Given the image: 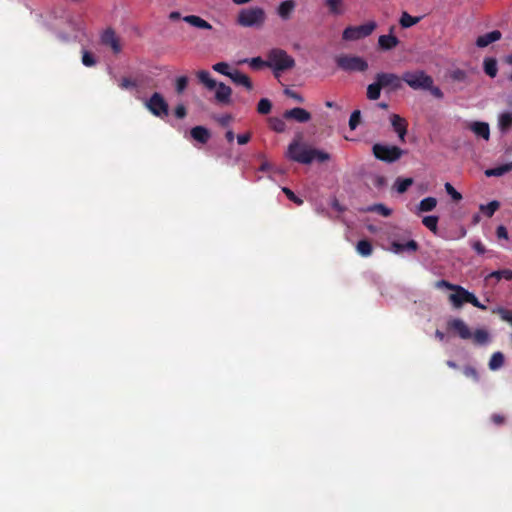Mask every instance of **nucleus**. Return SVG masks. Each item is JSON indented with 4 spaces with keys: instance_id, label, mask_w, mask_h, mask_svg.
I'll return each instance as SVG.
<instances>
[{
    "instance_id": "f257e3e1",
    "label": "nucleus",
    "mask_w": 512,
    "mask_h": 512,
    "mask_svg": "<svg viewBox=\"0 0 512 512\" xmlns=\"http://www.w3.org/2000/svg\"><path fill=\"white\" fill-rule=\"evenodd\" d=\"M286 156L290 160L300 164H311L313 161L323 163L330 160L329 153L309 147L307 144L301 142V136L295 138L289 144Z\"/></svg>"
},
{
    "instance_id": "f03ea898",
    "label": "nucleus",
    "mask_w": 512,
    "mask_h": 512,
    "mask_svg": "<svg viewBox=\"0 0 512 512\" xmlns=\"http://www.w3.org/2000/svg\"><path fill=\"white\" fill-rule=\"evenodd\" d=\"M265 21L266 13L258 6L241 9L236 18L237 25L245 28H261Z\"/></svg>"
},
{
    "instance_id": "7ed1b4c3",
    "label": "nucleus",
    "mask_w": 512,
    "mask_h": 512,
    "mask_svg": "<svg viewBox=\"0 0 512 512\" xmlns=\"http://www.w3.org/2000/svg\"><path fill=\"white\" fill-rule=\"evenodd\" d=\"M268 67L274 71L276 77L279 72L292 69L295 66V60L288 53L280 48L271 49L268 54Z\"/></svg>"
},
{
    "instance_id": "20e7f679",
    "label": "nucleus",
    "mask_w": 512,
    "mask_h": 512,
    "mask_svg": "<svg viewBox=\"0 0 512 512\" xmlns=\"http://www.w3.org/2000/svg\"><path fill=\"white\" fill-rule=\"evenodd\" d=\"M402 80L414 90H425L434 83L433 78L423 70L407 71L403 73Z\"/></svg>"
},
{
    "instance_id": "39448f33",
    "label": "nucleus",
    "mask_w": 512,
    "mask_h": 512,
    "mask_svg": "<svg viewBox=\"0 0 512 512\" xmlns=\"http://www.w3.org/2000/svg\"><path fill=\"white\" fill-rule=\"evenodd\" d=\"M372 152L376 159L386 163L396 162L404 154V150L398 146L384 145L380 143L373 145Z\"/></svg>"
},
{
    "instance_id": "423d86ee",
    "label": "nucleus",
    "mask_w": 512,
    "mask_h": 512,
    "mask_svg": "<svg viewBox=\"0 0 512 512\" xmlns=\"http://www.w3.org/2000/svg\"><path fill=\"white\" fill-rule=\"evenodd\" d=\"M337 67L346 72H364L368 63L360 56L340 55L335 59Z\"/></svg>"
},
{
    "instance_id": "0eeeda50",
    "label": "nucleus",
    "mask_w": 512,
    "mask_h": 512,
    "mask_svg": "<svg viewBox=\"0 0 512 512\" xmlns=\"http://www.w3.org/2000/svg\"><path fill=\"white\" fill-rule=\"evenodd\" d=\"M375 28L376 23L374 21H369L359 26H348L344 29L342 38L346 41L359 40L372 34Z\"/></svg>"
},
{
    "instance_id": "6e6552de",
    "label": "nucleus",
    "mask_w": 512,
    "mask_h": 512,
    "mask_svg": "<svg viewBox=\"0 0 512 512\" xmlns=\"http://www.w3.org/2000/svg\"><path fill=\"white\" fill-rule=\"evenodd\" d=\"M145 106L156 117H164L169 113L168 103L158 92L151 95V97L146 101Z\"/></svg>"
},
{
    "instance_id": "1a4fd4ad",
    "label": "nucleus",
    "mask_w": 512,
    "mask_h": 512,
    "mask_svg": "<svg viewBox=\"0 0 512 512\" xmlns=\"http://www.w3.org/2000/svg\"><path fill=\"white\" fill-rule=\"evenodd\" d=\"M101 44L109 47L114 54H119L122 51L120 38L112 28L105 29L100 36Z\"/></svg>"
},
{
    "instance_id": "9d476101",
    "label": "nucleus",
    "mask_w": 512,
    "mask_h": 512,
    "mask_svg": "<svg viewBox=\"0 0 512 512\" xmlns=\"http://www.w3.org/2000/svg\"><path fill=\"white\" fill-rule=\"evenodd\" d=\"M447 329L457 334L463 340H468L472 337L470 328L462 319L459 318L449 320L447 322Z\"/></svg>"
},
{
    "instance_id": "9b49d317",
    "label": "nucleus",
    "mask_w": 512,
    "mask_h": 512,
    "mask_svg": "<svg viewBox=\"0 0 512 512\" xmlns=\"http://www.w3.org/2000/svg\"><path fill=\"white\" fill-rule=\"evenodd\" d=\"M375 79L379 81L382 88L390 87L392 90L401 88L402 77L400 78L394 73H377Z\"/></svg>"
},
{
    "instance_id": "f8f14e48",
    "label": "nucleus",
    "mask_w": 512,
    "mask_h": 512,
    "mask_svg": "<svg viewBox=\"0 0 512 512\" xmlns=\"http://www.w3.org/2000/svg\"><path fill=\"white\" fill-rule=\"evenodd\" d=\"M390 121L394 131L398 135L400 142L404 143L408 127L407 121L398 114H392L390 116Z\"/></svg>"
},
{
    "instance_id": "ddd939ff",
    "label": "nucleus",
    "mask_w": 512,
    "mask_h": 512,
    "mask_svg": "<svg viewBox=\"0 0 512 512\" xmlns=\"http://www.w3.org/2000/svg\"><path fill=\"white\" fill-rule=\"evenodd\" d=\"M286 120H295L298 123H306L311 119V113L307 110L296 107L290 110H286L283 114Z\"/></svg>"
},
{
    "instance_id": "4468645a",
    "label": "nucleus",
    "mask_w": 512,
    "mask_h": 512,
    "mask_svg": "<svg viewBox=\"0 0 512 512\" xmlns=\"http://www.w3.org/2000/svg\"><path fill=\"white\" fill-rule=\"evenodd\" d=\"M453 291L454 293L449 295V300L455 308H460L464 303L468 302V290L462 286L457 285Z\"/></svg>"
},
{
    "instance_id": "2eb2a0df",
    "label": "nucleus",
    "mask_w": 512,
    "mask_h": 512,
    "mask_svg": "<svg viewBox=\"0 0 512 512\" xmlns=\"http://www.w3.org/2000/svg\"><path fill=\"white\" fill-rule=\"evenodd\" d=\"M469 130H471L477 137L483 138L484 140H489L490 138V128L489 124L486 122L474 121L468 125Z\"/></svg>"
},
{
    "instance_id": "dca6fc26",
    "label": "nucleus",
    "mask_w": 512,
    "mask_h": 512,
    "mask_svg": "<svg viewBox=\"0 0 512 512\" xmlns=\"http://www.w3.org/2000/svg\"><path fill=\"white\" fill-rule=\"evenodd\" d=\"M419 248L418 243L415 240H409L407 243H401L398 241H393L391 243V249L396 254H401L405 251L407 252H416Z\"/></svg>"
},
{
    "instance_id": "f3484780",
    "label": "nucleus",
    "mask_w": 512,
    "mask_h": 512,
    "mask_svg": "<svg viewBox=\"0 0 512 512\" xmlns=\"http://www.w3.org/2000/svg\"><path fill=\"white\" fill-rule=\"evenodd\" d=\"M215 99L222 104H229L231 101L232 90L226 84L220 82L216 85Z\"/></svg>"
},
{
    "instance_id": "a211bd4d",
    "label": "nucleus",
    "mask_w": 512,
    "mask_h": 512,
    "mask_svg": "<svg viewBox=\"0 0 512 512\" xmlns=\"http://www.w3.org/2000/svg\"><path fill=\"white\" fill-rule=\"evenodd\" d=\"M502 37V33L499 30H493L486 34L479 36L476 40V45L480 48H484L489 44L500 40Z\"/></svg>"
},
{
    "instance_id": "6ab92c4d",
    "label": "nucleus",
    "mask_w": 512,
    "mask_h": 512,
    "mask_svg": "<svg viewBox=\"0 0 512 512\" xmlns=\"http://www.w3.org/2000/svg\"><path fill=\"white\" fill-rule=\"evenodd\" d=\"M190 135L195 141H197L201 144H206L211 137V133H210L209 129H207L204 126H200V125L193 127L190 130Z\"/></svg>"
},
{
    "instance_id": "aec40b11",
    "label": "nucleus",
    "mask_w": 512,
    "mask_h": 512,
    "mask_svg": "<svg viewBox=\"0 0 512 512\" xmlns=\"http://www.w3.org/2000/svg\"><path fill=\"white\" fill-rule=\"evenodd\" d=\"M295 7L296 3L294 0H285L278 6L277 13L281 19L288 20L290 19Z\"/></svg>"
},
{
    "instance_id": "412c9836",
    "label": "nucleus",
    "mask_w": 512,
    "mask_h": 512,
    "mask_svg": "<svg viewBox=\"0 0 512 512\" xmlns=\"http://www.w3.org/2000/svg\"><path fill=\"white\" fill-rule=\"evenodd\" d=\"M235 84L245 87L247 90H252L253 84L250 78L240 72L239 70L232 71L229 77Z\"/></svg>"
},
{
    "instance_id": "4be33fe9",
    "label": "nucleus",
    "mask_w": 512,
    "mask_h": 512,
    "mask_svg": "<svg viewBox=\"0 0 512 512\" xmlns=\"http://www.w3.org/2000/svg\"><path fill=\"white\" fill-rule=\"evenodd\" d=\"M183 21L190 24L193 27L203 29V30H211L212 25L197 15H187L183 17Z\"/></svg>"
},
{
    "instance_id": "5701e85b",
    "label": "nucleus",
    "mask_w": 512,
    "mask_h": 512,
    "mask_svg": "<svg viewBox=\"0 0 512 512\" xmlns=\"http://www.w3.org/2000/svg\"><path fill=\"white\" fill-rule=\"evenodd\" d=\"M398 43V38L392 34L381 35L378 39V44L383 50H391L395 48Z\"/></svg>"
},
{
    "instance_id": "b1692460",
    "label": "nucleus",
    "mask_w": 512,
    "mask_h": 512,
    "mask_svg": "<svg viewBox=\"0 0 512 512\" xmlns=\"http://www.w3.org/2000/svg\"><path fill=\"white\" fill-rule=\"evenodd\" d=\"M198 80L206 86L207 89L213 90L216 88L217 82L211 77L210 73L206 70L197 72Z\"/></svg>"
},
{
    "instance_id": "393cba45",
    "label": "nucleus",
    "mask_w": 512,
    "mask_h": 512,
    "mask_svg": "<svg viewBox=\"0 0 512 512\" xmlns=\"http://www.w3.org/2000/svg\"><path fill=\"white\" fill-rule=\"evenodd\" d=\"M490 279H495L496 281H500L501 279L511 281L512 280V270L503 269V270L493 271L485 277L486 281H489Z\"/></svg>"
},
{
    "instance_id": "a878e982",
    "label": "nucleus",
    "mask_w": 512,
    "mask_h": 512,
    "mask_svg": "<svg viewBox=\"0 0 512 512\" xmlns=\"http://www.w3.org/2000/svg\"><path fill=\"white\" fill-rule=\"evenodd\" d=\"M510 171H512V167L510 166L509 163H506V164L485 170V175L487 177H499V176H502Z\"/></svg>"
},
{
    "instance_id": "bb28decb",
    "label": "nucleus",
    "mask_w": 512,
    "mask_h": 512,
    "mask_svg": "<svg viewBox=\"0 0 512 512\" xmlns=\"http://www.w3.org/2000/svg\"><path fill=\"white\" fill-rule=\"evenodd\" d=\"M356 251L361 256L368 257L373 252V246L369 240L363 239V240L358 241V243L356 245Z\"/></svg>"
},
{
    "instance_id": "cd10ccee",
    "label": "nucleus",
    "mask_w": 512,
    "mask_h": 512,
    "mask_svg": "<svg viewBox=\"0 0 512 512\" xmlns=\"http://www.w3.org/2000/svg\"><path fill=\"white\" fill-rule=\"evenodd\" d=\"M500 202L497 200H493L488 204H481L479 206V210L488 218H491L494 213L499 209Z\"/></svg>"
},
{
    "instance_id": "c85d7f7f",
    "label": "nucleus",
    "mask_w": 512,
    "mask_h": 512,
    "mask_svg": "<svg viewBox=\"0 0 512 512\" xmlns=\"http://www.w3.org/2000/svg\"><path fill=\"white\" fill-rule=\"evenodd\" d=\"M437 206V199L434 197H426L420 201L418 204L419 212H430L434 210Z\"/></svg>"
},
{
    "instance_id": "c756f323",
    "label": "nucleus",
    "mask_w": 512,
    "mask_h": 512,
    "mask_svg": "<svg viewBox=\"0 0 512 512\" xmlns=\"http://www.w3.org/2000/svg\"><path fill=\"white\" fill-rule=\"evenodd\" d=\"M484 72L491 78L496 77L498 72L497 61L495 58H486L483 63Z\"/></svg>"
},
{
    "instance_id": "7c9ffc66",
    "label": "nucleus",
    "mask_w": 512,
    "mask_h": 512,
    "mask_svg": "<svg viewBox=\"0 0 512 512\" xmlns=\"http://www.w3.org/2000/svg\"><path fill=\"white\" fill-rule=\"evenodd\" d=\"M413 182L414 181L412 178L398 177L395 180L394 188L399 194H403L408 190V188L413 184Z\"/></svg>"
},
{
    "instance_id": "2f4dec72",
    "label": "nucleus",
    "mask_w": 512,
    "mask_h": 512,
    "mask_svg": "<svg viewBox=\"0 0 512 512\" xmlns=\"http://www.w3.org/2000/svg\"><path fill=\"white\" fill-rule=\"evenodd\" d=\"M382 86L379 81L376 80L374 83L369 84L367 87V98L369 100H377L380 97Z\"/></svg>"
},
{
    "instance_id": "473e14b6",
    "label": "nucleus",
    "mask_w": 512,
    "mask_h": 512,
    "mask_svg": "<svg viewBox=\"0 0 512 512\" xmlns=\"http://www.w3.org/2000/svg\"><path fill=\"white\" fill-rule=\"evenodd\" d=\"M420 20H421L420 17H414V16H411L408 12H403L400 17L399 23L402 28H409V27L417 24Z\"/></svg>"
},
{
    "instance_id": "72a5a7b5",
    "label": "nucleus",
    "mask_w": 512,
    "mask_h": 512,
    "mask_svg": "<svg viewBox=\"0 0 512 512\" xmlns=\"http://www.w3.org/2000/svg\"><path fill=\"white\" fill-rule=\"evenodd\" d=\"M471 339L477 345H484L489 341V334L484 329H477L474 333H472Z\"/></svg>"
},
{
    "instance_id": "f704fd0d",
    "label": "nucleus",
    "mask_w": 512,
    "mask_h": 512,
    "mask_svg": "<svg viewBox=\"0 0 512 512\" xmlns=\"http://www.w3.org/2000/svg\"><path fill=\"white\" fill-rule=\"evenodd\" d=\"M438 221H439L438 216H434V215L425 216L422 219L423 225L426 228H428L431 232H433L434 234H436L438 231Z\"/></svg>"
},
{
    "instance_id": "c9c22d12",
    "label": "nucleus",
    "mask_w": 512,
    "mask_h": 512,
    "mask_svg": "<svg viewBox=\"0 0 512 512\" xmlns=\"http://www.w3.org/2000/svg\"><path fill=\"white\" fill-rule=\"evenodd\" d=\"M325 5L333 15H340L344 12L342 8V0H325Z\"/></svg>"
},
{
    "instance_id": "e433bc0d",
    "label": "nucleus",
    "mask_w": 512,
    "mask_h": 512,
    "mask_svg": "<svg viewBox=\"0 0 512 512\" xmlns=\"http://www.w3.org/2000/svg\"><path fill=\"white\" fill-rule=\"evenodd\" d=\"M504 364V355L501 352H495L492 354L489 361V368L491 370H497Z\"/></svg>"
},
{
    "instance_id": "4c0bfd02",
    "label": "nucleus",
    "mask_w": 512,
    "mask_h": 512,
    "mask_svg": "<svg viewBox=\"0 0 512 512\" xmlns=\"http://www.w3.org/2000/svg\"><path fill=\"white\" fill-rule=\"evenodd\" d=\"M366 211L378 213L383 217H389L392 214V210L382 203L373 204L369 206Z\"/></svg>"
},
{
    "instance_id": "58836bf2",
    "label": "nucleus",
    "mask_w": 512,
    "mask_h": 512,
    "mask_svg": "<svg viewBox=\"0 0 512 512\" xmlns=\"http://www.w3.org/2000/svg\"><path fill=\"white\" fill-rule=\"evenodd\" d=\"M511 127H512V113H510V112L502 113L499 117V128L502 131H506Z\"/></svg>"
},
{
    "instance_id": "ea45409f",
    "label": "nucleus",
    "mask_w": 512,
    "mask_h": 512,
    "mask_svg": "<svg viewBox=\"0 0 512 512\" xmlns=\"http://www.w3.org/2000/svg\"><path fill=\"white\" fill-rule=\"evenodd\" d=\"M269 126L273 131H275L277 133H283L286 130L285 122L278 117L270 118Z\"/></svg>"
},
{
    "instance_id": "a19ab883",
    "label": "nucleus",
    "mask_w": 512,
    "mask_h": 512,
    "mask_svg": "<svg viewBox=\"0 0 512 512\" xmlns=\"http://www.w3.org/2000/svg\"><path fill=\"white\" fill-rule=\"evenodd\" d=\"M272 109V103L267 98H262L257 104V112L262 115L269 114Z\"/></svg>"
},
{
    "instance_id": "79ce46f5",
    "label": "nucleus",
    "mask_w": 512,
    "mask_h": 512,
    "mask_svg": "<svg viewBox=\"0 0 512 512\" xmlns=\"http://www.w3.org/2000/svg\"><path fill=\"white\" fill-rule=\"evenodd\" d=\"M138 81L128 77H123L119 82V87L123 90H130L138 87Z\"/></svg>"
},
{
    "instance_id": "37998d69",
    "label": "nucleus",
    "mask_w": 512,
    "mask_h": 512,
    "mask_svg": "<svg viewBox=\"0 0 512 512\" xmlns=\"http://www.w3.org/2000/svg\"><path fill=\"white\" fill-rule=\"evenodd\" d=\"M249 65L254 70H260L263 67H268V59L263 60L261 57H254L249 60Z\"/></svg>"
},
{
    "instance_id": "c03bdc74",
    "label": "nucleus",
    "mask_w": 512,
    "mask_h": 512,
    "mask_svg": "<svg viewBox=\"0 0 512 512\" xmlns=\"http://www.w3.org/2000/svg\"><path fill=\"white\" fill-rule=\"evenodd\" d=\"M82 63L86 67H92L96 64V59L91 52H89L87 50H83L82 51Z\"/></svg>"
},
{
    "instance_id": "a18cd8bd",
    "label": "nucleus",
    "mask_w": 512,
    "mask_h": 512,
    "mask_svg": "<svg viewBox=\"0 0 512 512\" xmlns=\"http://www.w3.org/2000/svg\"><path fill=\"white\" fill-rule=\"evenodd\" d=\"M188 86V77L180 76L176 79L175 90L178 94H182Z\"/></svg>"
},
{
    "instance_id": "49530a36",
    "label": "nucleus",
    "mask_w": 512,
    "mask_h": 512,
    "mask_svg": "<svg viewBox=\"0 0 512 512\" xmlns=\"http://www.w3.org/2000/svg\"><path fill=\"white\" fill-rule=\"evenodd\" d=\"M361 113L359 110H355L351 113L349 119V127L351 130H355L360 123Z\"/></svg>"
},
{
    "instance_id": "de8ad7c7",
    "label": "nucleus",
    "mask_w": 512,
    "mask_h": 512,
    "mask_svg": "<svg viewBox=\"0 0 512 512\" xmlns=\"http://www.w3.org/2000/svg\"><path fill=\"white\" fill-rule=\"evenodd\" d=\"M213 69L216 72L221 73L228 77H230V75L232 73L229 71V65L226 62H218V63L214 64Z\"/></svg>"
},
{
    "instance_id": "09e8293b",
    "label": "nucleus",
    "mask_w": 512,
    "mask_h": 512,
    "mask_svg": "<svg viewBox=\"0 0 512 512\" xmlns=\"http://www.w3.org/2000/svg\"><path fill=\"white\" fill-rule=\"evenodd\" d=\"M445 190L451 196V198L458 202L462 199V195L458 192L450 183H445Z\"/></svg>"
},
{
    "instance_id": "8fccbe9b",
    "label": "nucleus",
    "mask_w": 512,
    "mask_h": 512,
    "mask_svg": "<svg viewBox=\"0 0 512 512\" xmlns=\"http://www.w3.org/2000/svg\"><path fill=\"white\" fill-rule=\"evenodd\" d=\"M282 191L290 201L294 202L297 205L303 204V200L300 199L297 195H295V193L291 189L283 187Z\"/></svg>"
},
{
    "instance_id": "3c124183",
    "label": "nucleus",
    "mask_w": 512,
    "mask_h": 512,
    "mask_svg": "<svg viewBox=\"0 0 512 512\" xmlns=\"http://www.w3.org/2000/svg\"><path fill=\"white\" fill-rule=\"evenodd\" d=\"M284 94L287 97L295 100L298 103H303L304 102V97L301 94H299L298 92H296L295 90H293V89L286 88L284 90Z\"/></svg>"
},
{
    "instance_id": "603ef678",
    "label": "nucleus",
    "mask_w": 512,
    "mask_h": 512,
    "mask_svg": "<svg viewBox=\"0 0 512 512\" xmlns=\"http://www.w3.org/2000/svg\"><path fill=\"white\" fill-rule=\"evenodd\" d=\"M467 303H470L474 307H477V308L482 309V310L486 309V306L481 304L479 302L478 298L473 293H471V292H469V294H468V302Z\"/></svg>"
},
{
    "instance_id": "864d4df0",
    "label": "nucleus",
    "mask_w": 512,
    "mask_h": 512,
    "mask_svg": "<svg viewBox=\"0 0 512 512\" xmlns=\"http://www.w3.org/2000/svg\"><path fill=\"white\" fill-rule=\"evenodd\" d=\"M496 236L498 239L508 240L509 236H508L507 228L503 225L498 226L496 229Z\"/></svg>"
},
{
    "instance_id": "5fc2aeb1",
    "label": "nucleus",
    "mask_w": 512,
    "mask_h": 512,
    "mask_svg": "<svg viewBox=\"0 0 512 512\" xmlns=\"http://www.w3.org/2000/svg\"><path fill=\"white\" fill-rule=\"evenodd\" d=\"M463 373L466 377L478 380V373L474 367L466 366L463 370Z\"/></svg>"
},
{
    "instance_id": "6e6d98bb",
    "label": "nucleus",
    "mask_w": 512,
    "mask_h": 512,
    "mask_svg": "<svg viewBox=\"0 0 512 512\" xmlns=\"http://www.w3.org/2000/svg\"><path fill=\"white\" fill-rule=\"evenodd\" d=\"M499 314H500L502 320H504L512 325V310L500 309Z\"/></svg>"
},
{
    "instance_id": "4d7b16f0",
    "label": "nucleus",
    "mask_w": 512,
    "mask_h": 512,
    "mask_svg": "<svg viewBox=\"0 0 512 512\" xmlns=\"http://www.w3.org/2000/svg\"><path fill=\"white\" fill-rule=\"evenodd\" d=\"M425 90H429L430 93L437 99H442L444 97V94L441 91V89L437 86H434L433 84H431L429 88H425Z\"/></svg>"
},
{
    "instance_id": "13d9d810",
    "label": "nucleus",
    "mask_w": 512,
    "mask_h": 512,
    "mask_svg": "<svg viewBox=\"0 0 512 512\" xmlns=\"http://www.w3.org/2000/svg\"><path fill=\"white\" fill-rule=\"evenodd\" d=\"M175 116L178 118V119H183L186 117L187 115V110H186V107L183 105V104H179L177 105V107L175 108Z\"/></svg>"
},
{
    "instance_id": "bf43d9fd",
    "label": "nucleus",
    "mask_w": 512,
    "mask_h": 512,
    "mask_svg": "<svg viewBox=\"0 0 512 512\" xmlns=\"http://www.w3.org/2000/svg\"><path fill=\"white\" fill-rule=\"evenodd\" d=\"M472 248L475 250L478 254H484L487 252L486 247L480 240H476L472 243Z\"/></svg>"
},
{
    "instance_id": "052dcab7",
    "label": "nucleus",
    "mask_w": 512,
    "mask_h": 512,
    "mask_svg": "<svg viewBox=\"0 0 512 512\" xmlns=\"http://www.w3.org/2000/svg\"><path fill=\"white\" fill-rule=\"evenodd\" d=\"M251 139V133L247 132L244 134H239L237 136V142L239 145H245L247 144Z\"/></svg>"
},
{
    "instance_id": "680f3d73",
    "label": "nucleus",
    "mask_w": 512,
    "mask_h": 512,
    "mask_svg": "<svg viewBox=\"0 0 512 512\" xmlns=\"http://www.w3.org/2000/svg\"><path fill=\"white\" fill-rule=\"evenodd\" d=\"M436 286H437V287H439V288H441V287H445V288H447V289H449V290H452V291H453V289H454V288H456V286H457V285L452 284V283H450V282H448V281H446V280H439V281L436 283Z\"/></svg>"
},
{
    "instance_id": "e2e57ef3",
    "label": "nucleus",
    "mask_w": 512,
    "mask_h": 512,
    "mask_svg": "<svg viewBox=\"0 0 512 512\" xmlns=\"http://www.w3.org/2000/svg\"><path fill=\"white\" fill-rule=\"evenodd\" d=\"M492 421L496 425H501L505 421V417L500 414H493L491 417Z\"/></svg>"
},
{
    "instance_id": "0e129e2a",
    "label": "nucleus",
    "mask_w": 512,
    "mask_h": 512,
    "mask_svg": "<svg viewBox=\"0 0 512 512\" xmlns=\"http://www.w3.org/2000/svg\"><path fill=\"white\" fill-rule=\"evenodd\" d=\"M231 120V117L230 115H225V116H222L218 119V122L220 123V125L222 126H227L229 124Z\"/></svg>"
},
{
    "instance_id": "69168bd1",
    "label": "nucleus",
    "mask_w": 512,
    "mask_h": 512,
    "mask_svg": "<svg viewBox=\"0 0 512 512\" xmlns=\"http://www.w3.org/2000/svg\"><path fill=\"white\" fill-rule=\"evenodd\" d=\"M271 169H272V165L267 161H264L259 168V170L263 171V172L270 171Z\"/></svg>"
},
{
    "instance_id": "338daca9",
    "label": "nucleus",
    "mask_w": 512,
    "mask_h": 512,
    "mask_svg": "<svg viewBox=\"0 0 512 512\" xmlns=\"http://www.w3.org/2000/svg\"><path fill=\"white\" fill-rule=\"evenodd\" d=\"M225 138L228 142H233L235 138L234 132L232 130H228L225 134Z\"/></svg>"
},
{
    "instance_id": "774afa93",
    "label": "nucleus",
    "mask_w": 512,
    "mask_h": 512,
    "mask_svg": "<svg viewBox=\"0 0 512 512\" xmlns=\"http://www.w3.org/2000/svg\"><path fill=\"white\" fill-rule=\"evenodd\" d=\"M181 17L180 13L177 12V11H174V12H171L170 15H169V18L171 20H177Z\"/></svg>"
}]
</instances>
